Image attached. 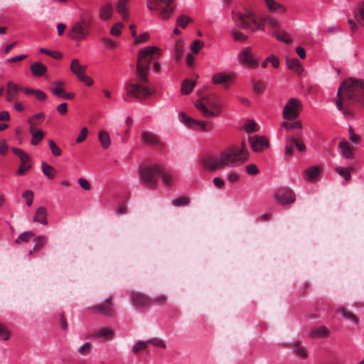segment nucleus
I'll return each instance as SVG.
<instances>
[{"instance_id": "nucleus-1", "label": "nucleus", "mask_w": 364, "mask_h": 364, "mask_svg": "<svg viewBox=\"0 0 364 364\" xmlns=\"http://www.w3.org/2000/svg\"><path fill=\"white\" fill-rule=\"evenodd\" d=\"M248 158V149L245 141H242L240 146L234 144L228 146L218 156L204 157L201 164L205 168L214 171L224 167H235L244 164Z\"/></svg>"}, {"instance_id": "nucleus-2", "label": "nucleus", "mask_w": 364, "mask_h": 364, "mask_svg": "<svg viewBox=\"0 0 364 364\" xmlns=\"http://www.w3.org/2000/svg\"><path fill=\"white\" fill-rule=\"evenodd\" d=\"M353 104L364 106V80L349 78L345 80L338 90Z\"/></svg>"}, {"instance_id": "nucleus-3", "label": "nucleus", "mask_w": 364, "mask_h": 364, "mask_svg": "<svg viewBox=\"0 0 364 364\" xmlns=\"http://www.w3.org/2000/svg\"><path fill=\"white\" fill-rule=\"evenodd\" d=\"M155 53L159 55V50L156 47H146L139 53L136 73L141 82L148 81L147 75L153 60V55Z\"/></svg>"}, {"instance_id": "nucleus-4", "label": "nucleus", "mask_w": 364, "mask_h": 364, "mask_svg": "<svg viewBox=\"0 0 364 364\" xmlns=\"http://www.w3.org/2000/svg\"><path fill=\"white\" fill-rule=\"evenodd\" d=\"M195 107L206 118H213L220 115L222 112L223 102L216 95L198 100L195 102Z\"/></svg>"}, {"instance_id": "nucleus-5", "label": "nucleus", "mask_w": 364, "mask_h": 364, "mask_svg": "<svg viewBox=\"0 0 364 364\" xmlns=\"http://www.w3.org/2000/svg\"><path fill=\"white\" fill-rule=\"evenodd\" d=\"M91 24L82 18L68 28L67 36L74 41L86 40L90 33Z\"/></svg>"}, {"instance_id": "nucleus-6", "label": "nucleus", "mask_w": 364, "mask_h": 364, "mask_svg": "<svg viewBox=\"0 0 364 364\" xmlns=\"http://www.w3.org/2000/svg\"><path fill=\"white\" fill-rule=\"evenodd\" d=\"M161 171V166L158 164H154L144 166L140 170V180L146 186L154 188L157 184Z\"/></svg>"}, {"instance_id": "nucleus-7", "label": "nucleus", "mask_w": 364, "mask_h": 364, "mask_svg": "<svg viewBox=\"0 0 364 364\" xmlns=\"http://www.w3.org/2000/svg\"><path fill=\"white\" fill-rule=\"evenodd\" d=\"M232 20L237 28L247 31L251 28L252 23H257L255 14L248 9L243 11L233 10L232 11Z\"/></svg>"}, {"instance_id": "nucleus-8", "label": "nucleus", "mask_w": 364, "mask_h": 364, "mask_svg": "<svg viewBox=\"0 0 364 364\" xmlns=\"http://www.w3.org/2000/svg\"><path fill=\"white\" fill-rule=\"evenodd\" d=\"M178 119L180 122L183 123L188 128L194 131L208 132L213 129V126L208 122L204 120L195 119L187 116L184 112H181L178 114Z\"/></svg>"}, {"instance_id": "nucleus-9", "label": "nucleus", "mask_w": 364, "mask_h": 364, "mask_svg": "<svg viewBox=\"0 0 364 364\" xmlns=\"http://www.w3.org/2000/svg\"><path fill=\"white\" fill-rule=\"evenodd\" d=\"M125 89L127 95L139 99L144 98L153 94L148 87L139 83L127 82Z\"/></svg>"}, {"instance_id": "nucleus-10", "label": "nucleus", "mask_w": 364, "mask_h": 364, "mask_svg": "<svg viewBox=\"0 0 364 364\" xmlns=\"http://www.w3.org/2000/svg\"><path fill=\"white\" fill-rule=\"evenodd\" d=\"M301 106L300 100L291 98L284 107L283 117L289 120L296 119L299 117V109Z\"/></svg>"}, {"instance_id": "nucleus-11", "label": "nucleus", "mask_w": 364, "mask_h": 364, "mask_svg": "<svg viewBox=\"0 0 364 364\" xmlns=\"http://www.w3.org/2000/svg\"><path fill=\"white\" fill-rule=\"evenodd\" d=\"M238 58L244 65L252 68H257L259 64V59L254 56L250 46L245 47L240 52Z\"/></svg>"}, {"instance_id": "nucleus-12", "label": "nucleus", "mask_w": 364, "mask_h": 364, "mask_svg": "<svg viewBox=\"0 0 364 364\" xmlns=\"http://www.w3.org/2000/svg\"><path fill=\"white\" fill-rule=\"evenodd\" d=\"M274 199L280 205L292 203L296 200V196L291 190L279 189L274 195Z\"/></svg>"}, {"instance_id": "nucleus-13", "label": "nucleus", "mask_w": 364, "mask_h": 364, "mask_svg": "<svg viewBox=\"0 0 364 364\" xmlns=\"http://www.w3.org/2000/svg\"><path fill=\"white\" fill-rule=\"evenodd\" d=\"M251 148L254 151H262L269 147V142L266 137L255 135L249 139Z\"/></svg>"}, {"instance_id": "nucleus-14", "label": "nucleus", "mask_w": 364, "mask_h": 364, "mask_svg": "<svg viewBox=\"0 0 364 364\" xmlns=\"http://www.w3.org/2000/svg\"><path fill=\"white\" fill-rule=\"evenodd\" d=\"M92 311L103 315L113 314V304L109 297L107 298L104 303L93 306Z\"/></svg>"}, {"instance_id": "nucleus-15", "label": "nucleus", "mask_w": 364, "mask_h": 364, "mask_svg": "<svg viewBox=\"0 0 364 364\" xmlns=\"http://www.w3.org/2000/svg\"><path fill=\"white\" fill-rule=\"evenodd\" d=\"M21 90V87L17 84L14 83L12 81H9L6 83V100L8 102H13L18 92Z\"/></svg>"}, {"instance_id": "nucleus-16", "label": "nucleus", "mask_w": 364, "mask_h": 364, "mask_svg": "<svg viewBox=\"0 0 364 364\" xmlns=\"http://www.w3.org/2000/svg\"><path fill=\"white\" fill-rule=\"evenodd\" d=\"M233 78V74H228L225 72H219L213 76L211 82L214 85L226 84L231 82Z\"/></svg>"}, {"instance_id": "nucleus-17", "label": "nucleus", "mask_w": 364, "mask_h": 364, "mask_svg": "<svg viewBox=\"0 0 364 364\" xmlns=\"http://www.w3.org/2000/svg\"><path fill=\"white\" fill-rule=\"evenodd\" d=\"M321 168L317 166H312L304 171L303 177L305 181L311 182L319 176Z\"/></svg>"}, {"instance_id": "nucleus-18", "label": "nucleus", "mask_w": 364, "mask_h": 364, "mask_svg": "<svg viewBox=\"0 0 364 364\" xmlns=\"http://www.w3.org/2000/svg\"><path fill=\"white\" fill-rule=\"evenodd\" d=\"M264 1L268 11L271 13L284 14L287 12L286 7L274 0H264Z\"/></svg>"}, {"instance_id": "nucleus-19", "label": "nucleus", "mask_w": 364, "mask_h": 364, "mask_svg": "<svg viewBox=\"0 0 364 364\" xmlns=\"http://www.w3.org/2000/svg\"><path fill=\"white\" fill-rule=\"evenodd\" d=\"M140 137L143 142L149 145H156L159 143V137L152 132L142 131L140 133Z\"/></svg>"}, {"instance_id": "nucleus-20", "label": "nucleus", "mask_w": 364, "mask_h": 364, "mask_svg": "<svg viewBox=\"0 0 364 364\" xmlns=\"http://www.w3.org/2000/svg\"><path fill=\"white\" fill-rule=\"evenodd\" d=\"M33 222L39 223L43 225L48 224L47 210L44 207H39L36 209Z\"/></svg>"}, {"instance_id": "nucleus-21", "label": "nucleus", "mask_w": 364, "mask_h": 364, "mask_svg": "<svg viewBox=\"0 0 364 364\" xmlns=\"http://www.w3.org/2000/svg\"><path fill=\"white\" fill-rule=\"evenodd\" d=\"M272 36L278 41L283 42L287 44H289L292 42V38L289 33L282 29H277L272 32Z\"/></svg>"}, {"instance_id": "nucleus-22", "label": "nucleus", "mask_w": 364, "mask_h": 364, "mask_svg": "<svg viewBox=\"0 0 364 364\" xmlns=\"http://www.w3.org/2000/svg\"><path fill=\"white\" fill-rule=\"evenodd\" d=\"M310 334L313 338H326L329 336L330 331L324 326H318L311 328Z\"/></svg>"}, {"instance_id": "nucleus-23", "label": "nucleus", "mask_w": 364, "mask_h": 364, "mask_svg": "<svg viewBox=\"0 0 364 364\" xmlns=\"http://www.w3.org/2000/svg\"><path fill=\"white\" fill-rule=\"evenodd\" d=\"M95 336L104 340H111L114 336V331L109 327L101 328L96 331Z\"/></svg>"}, {"instance_id": "nucleus-24", "label": "nucleus", "mask_w": 364, "mask_h": 364, "mask_svg": "<svg viewBox=\"0 0 364 364\" xmlns=\"http://www.w3.org/2000/svg\"><path fill=\"white\" fill-rule=\"evenodd\" d=\"M28 131L32 135L31 144L33 146L38 145L45 136L44 132L41 129L29 127Z\"/></svg>"}, {"instance_id": "nucleus-25", "label": "nucleus", "mask_w": 364, "mask_h": 364, "mask_svg": "<svg viewBox=\"0 0 364 364\" xmlns=\"http://www.w3.org/2000/svg\"><path fill=\"white\" fill-rule=\"evenodd\" d=\"M87 68V66L85 65H81L77 59H73L71 61L70 70L75 75H77V78L84 74Z\"/></svg>"}, {"instance_id": "nucleus-26", "label": "nucleus", "mask_w": 364, "mask_h": 364, "mask_svg": "<svg viewBox=\"0 0 364 364\" xmlns=\"http://www.w3.org/2000/svg\"><path fill=\"white\" fill-rule=\"evenodd\" d=\"M30 69L33 75L35 77H41L47 72L46 66L39 62L33 63Z\"/></svg>"}, {"instance_id": "nucleus-27", "label": "nucleus", "mask_w": 364, "mask_h": 364, "mask_svg": "<svg viewBox=\"0 0 364 364\" xmlns=\"http://www.w3.org/2000/svg\"><path fill=\"white\" fill-rule=\"evenodd\" d=\"M342 156L345 159H351L353 156L352 149L346 140H342L338 144Z\"/></svg>"}, {"instance_id": "nucleus-28", "label": "nucleus", "mask_w": 364, "mask_h": 364, "mask_svg": "<svg viewBox=\"0 0 364 364\" xmlns=\"http://www.w3.org/2000/svg\"><path fill=\"white\" fill-rule=\"evenodd\" d=\"M98 139L103 149H107L110 146L111 138L109 133L107 131L100 130L98 133Z\"/></svg>"}, {"instance_id": "nucleus-29", "label": "nucleus", "mask_w": 364, "mask_h": 364, "mask_svg": "<svg viewBox=\"0 0 364 364\" xmlns=\"http://www.w3.org/2000/svg\"><path fill=\"white\" fill-rule=\"evenodd\" d=\"M132 299L133 304L139 307H145L149 304L148 298L140 293L133 294Z\"/></svg>"}, {"instance_id": "nucleus-30", "label": "nucleus", "mask_w": 364, "mask_h": 364, "mask_svg": "<svg viewBox=\"0 0 364 364\" xmlns=\"http://www.w3.org/2000/svg\"><path fill=\"white\" fill-rule=\"evenodd\" d=\"M286 63L289 69L294 70L297 73H301L303 71L302 65L296 58H287Z\"/></svg>"}, {"instance_id": "nucleus-31", "label": "nucleus", "mask_w": 364, "mask_h": 364, "mask_svg": "<svg viewBox=\"0 0 364 364\" xmlns=\"http://www.w3.org/2000/svg\"><path fill=\"white\" fill-rule=\"evenodd\" d=\"M44 117L45 114L43 112H38L28 117L27 123L29 124V127L36 128V127L41 124Z\"/></svg>"}, {"instance_id": "nucleus-32", "label": "nucleus", "mask_w": 364, "mask_h": 364, "mask_svg": "<svg viewBox=\"0 0 364 364\" xmlns=\"http://www.w3.org/2000/svg\"><path fill=\"white\" fill-rule=\"evenodd\" d=\"M163 181V184L165 186H171L174 183V177L173 175L169 172L166 171L164 168V167L161 166V171L160 172L159 175Z\"/></svg>"}, {"instance_id": "nucleus-33", "label": "nucleus", "mask_w": 364, "mask_h": 364, "mask_svg": "<svg viewBox=\"0 0 364 364\" xmlns=\"http://www.w3.org/2000/svg\"><path fill=\"white\" fill-rule=\"evenodd\" d=\"M129 0H118L117 4V11L122 16L123 19L129 18V11L127 8V4Z\"/></svg>"}, {"instance_id": "nucleus-34", "label": "nucleus", "mask_w": 364, "mask_h": 364, "mask_svg": "<svg viewBox=\"0 0 364 364\" xmlns=\"http://www.w3.org/2000/svg\"><path fill=\"white\" fill-rule=\"evenodd\" d=\"M262 21H266L267 25L272 29L277 30L280 29V23L275 17L270 16V15H266L261 17Z\"/></svg>"}, {"instance_id": "nucleus-35", "label": "nucleus", "mask_w": 364, "mask_h": 364, "mask_svg": "<svg viewBox=\"0 0 364 364\" xmlns=\"http://www.w3.org/2000/svg\"><path fill=\"white\" fill-rule=\"evenodd\" d=\"M354 16L358 23L364 27V0L358 4L354 10Z\"/></svg>"}, {"instance_id": "nucleus-36", "label": "nucleus", "mask_w": 364, "mask_h": 364, "mask_svg": "<svg viewBox=\"0 0 364 364\" xmlns=\"http://www.w3.org/2000/svg\"><path fill=\"white\" fill-rule=\"evenodd\" d=\"M112 13L113 8L110 4L103 6L100 9V18L102 21H107L112 17Z\"/></svg>"}, {"instance_id": "nucleus-37", "label": "nucleus", "mask_w": 364, "mask_h": 364, "mask_svg": "<svg viewBox=\"0 0 364 364\" xmlns=\"http://www.w3.org/2000/svg\"><path fill=\"white\" fill-rule=\"evenodd\" d=\"M51 92L57 97L65 99V100H73L75 97V94L73 92H66L63 89L60 88L58 87L51 88Z\"/></svg>"}, {"instance_id": "nucleus-38", "label": "nucleus", "mask_w": 364, "mask_h": 364, "mask_svg": "<svg viewBox=\"0 0 364 364\" xmlns=\"http://www.w3.org/2000/svg\"><path fill=\"white\" fill-rule=\"evenodd\" d=\"M353 168L352 167H343V166H337L335 168V171L336 173L343 177L346 181H349L351 178V171Z\"/></svg>"}, {"instance_id": "nucleus-39", "label": "nucleus", "mask_w": 364, "mask_h": 364, "mask_svg": "<svg viewBox=\"0 0 364 364\" xmlns=\"http://www.w3.org/2000/svg\"><path fill=\"white\" fill-rule=\"evenodd\" d=\"M196 85L195 80H185L181 85V93L183 95L189 94Z\"/></svg>"}, {"instance_id": "nucleus-40", "label": "nucleus", "mask_w": 364, "mask_h": 364, "mask_svg": "<svg viewBox=\"0 0 364 364\" xmlns=\"http://www.w3.org/2000/svg\"><path fill=\"white\" fill-rule=\"evenodd\" d=\"M42 171L48 178L53 179L55 178V169L53 166L43 161L41 164Z\"/></svg>"}, {"instance_id": "nucleus-41", "label": "nucleus", "mask_w": 364, "mask_h": 364, "mask_svg": "<svg viewBox=\"0 0 364 364\" xmlns=\"http://www.w3.org/2000/svg\"><path fill=\"white\" fill-rule=\"evenodd\" d=\"M174 13V7L172 6H166L160 9L159 16L164 20H168Z\"/></svg>"}, {"instance_id": "nucleus-42", "label": "nucleus", "mask_w": 364, "mask_h": 364, "mask_svg": "<svg viewBox=\"0 0 364 364\" xmlns=\"http://www.w3.org/2000/svg\"><path fill=\"white\" fill-rule=\"evenodd\" d=\"M30 161H31V157L28 154V159H26V161H21V165L18 167L17 172H16L17 175L22 176L26 173V171H27L28 170H29L31 168V165L28 164Z\"/></svg>"}, {"instance_id": "nucleus-43", "label": "nucleus", "mask_w": 364, "mask_h": 364, "mask_svg": "<svg viewBox=\"0 0 364 364\" xmlns=\"http://www.w3.org/2000/svg\"><path fill=\"white\" fill-rule=\"evenodd\" d=\"M34 246L33 250H39L42 248L47 242V237L44 235H38L33 239Z\"/></svg>"}, {"instance_id": "nucleus-44", "label": "nucleus", "mask_w": 364, "mask_h": 364, "mask_svg": "<svg viewBox=\"0 0 364 364\" xmlns=\"http://www.w3.org/2000/svg\"><path fill=\"white\" fill-rule=\"evenodd\" d=\"M230 32V35H231L232 39L235 41L244 42L247 38L245 34H243L242 32L236 30L235 28H232Z\"/></svg>"}, {"instance_id": "nucleus-45", "label": "nucleus", "mask_w": 364, "mask_h": 364, "mask_svg": "<svg viewBox=\"0 0 364 364\" xmlns=\"http://www.w3.org/2000/svg\"><path fill=\"white\" fill-rule=\"evenodd\" d=\"M33 233L31 231H25L19 235L16 239L15 242L20 244L21 242H28L33 236Z\"/></svg>"}, {"instance_id": "nucleus-46", "label": "nucleus", "mask_w": 364, "mask_h": 364, "mask_svg": "<svg viewBox=\"0 0 364 364\" xmlns=\"http://www.w3.org/2000/svg\"><path fill=\"white\" fill-rule=\"evenodd\" d=\"M338 312L341 313L344 318L347 320H350L355 323V324L358 323V319L350 311L343 309V308H338L337 309Z\"/></svg>"}, {"instance_id": "nucleus-47", "label": "nucleus", "mask_w": 364, "mask_h": 364, "mask_svg": "<svg viewBox=\"0 0 364 364\" xmlns=\"http://www.w3.org/2000/svg\"><path fill=\"white\" fill-rule=\"evenodd\" d=\"M192 21L193 19L191 17L185 15H181L177 18L176 24L182 28H185L188 26V24Z\"/></svg>"}, {"instance_id": "nucleus-48", "label": "nucleus", "mask_w": 364, "mask_h": 364, "mask_svg": "<svg viewBox=\"0 0 364 364\" xmlns=\"http://www.w3.org/2000/svg\"><path fill=\"white\" fill-rule=\"evenodd\" d=\"M266 24H267L266 21H262L261 18L259 19V21H258L257 19L256 23L251 24V28H250L249 31L252 32V33L256 32L258 30H261V31H265Z\"/></svg>"}, {"instance_id": "nucleus-49", "label": "nucleus", "mask_w": 364, "mask_h": 364, "mask_svg": "<svg viewBox=\"0 0 364 364\" xmlns=\"http://www.w3.org/2000/svg\"><path fill=\"white\" fill-rule=\"evenodd\" d=\"M183 45H182V42L181 41H178L176 45H175V48H174V55H175V59L178 61L182 55H183Z\"/></svg>"}, {"instance_id": "nucleus-50", "label": "nucleus", "mask_w": 364, "mask_h": 364, "mask_svg": "<svg viewBox=\"0 0 364 364\" xmlns=\"http://www.w3.org/2000/svg\"><path fill=\"white\" fill-rule=\"evenodd\" d=\"M147 345L151 344L158 348H164L166 347L165 342L159 338H153L146 341Z\"/></svg>"}, {"instance_id": "nucleus-51", "label": "nucleus", "mask_w": 364, "mask_h": 364, "mask_svg": "<svg viewBox=\"0 0 364 364\" xmlns=\"http://www.w3.org/2000/svg\"><path fill=\"white\" fill-rule=\"evenodd\" d=\"M48 144L53 156H59L60 155H61V149L56 145L53 140H48Z\"/></svg>"}, {"instance_id": "nucleus-52", "label": "nucleus", "mask_w": 364, "mask_h": 364, "mask_svg": "<svg viewBox=\"0 0 364 364\" xmlns=\"http://www.w3.org/2000/svg\"><path fill=\"white\" fill-rule=\"evenodd\" d=\"M39 50L41 53L47 54L55 59H60L62 58V54L58 51L50 50L43 48H40Z\"/></svg>"}, {"instance_id": "nucleus-53", "label": "nucleus", "mask_w": 364, "mask_h": 364, "mask_svg": "<svg viewBox=\"0 0 364 364\" xmlns=\"http://www.w3.org/2000/svg\"><path fill=\"white\" fill-rule=\"evenodd\" d=\"M189 203V200L186 197H180L172 201V205L176 207L185 206Z\"/></svg>"}, {"instance_id": "nucleus-54", "label": "nucleus", "mask_w": 364, "mask_h": 364, "mask_svg": "<svg viewBox=\"0 0 364 364\" xmlns=\"http://www.w3.org/2000/svg\"><path fill=\"white\" fill-rule=\"evenodd\" d=\"M294 142L292 141V138H287V144L285 146V154L287 156H291L294 151Z\"/></svg>"}, {"instance_id": "nucleus-55", "label": "nucleus", "mask_w": 364, "mask_h": 364, "mask_svg": "<svg viewBox=\"0 0 364 364\" xmlns=\"http://www.w3.org/2000/svg\"><path fill=\"white\" fill-rule=\"evenodd\" d=\"M256 123L253 120H249L244 126L245 132L250 134L256 131Z\"/></svg>"}, {"instance_id": "nucleus-56", "label": "nucleus", "mask_w": 364, "mask_h": 364, "mask_svg": "<svg viewBox=\"0 0 364 364\" xmlns=\"http://www.w3.org/2000/svg\"><path fill=\"white\" fill-rule=\"evenodd\" d=\"M282 126L284 127L287 130H290L292 129H301L302 127V124L300 122H294V123L291 124L283 122L282 123Z\"/></svg>"}, {"instance_id": "nucleus-57", "label": "nucleus", "mask_w": 364, "mask_h": 364, "mask_svg": "<svg viewBox=\"0 0 364 364\" xmlns=\"http://www.w3.org/2000/svg\"><path fill=\"white\" fill-rule=\"evenodd\" d=\"M124 27V24L121 22H119L112 27L110 30V33L113 36H118L121 34V28Z\"/></svg>"}, {"instance_id": "nucleus-58", "label": "nucleus", "mask_w": 364, "mask_h": 364, "mask_svg": "<svg viewBox=\"0 0 364 364\" xmlns=\"http://www.w3.org/2000/svg\"><path fill=\"white\" fill-rule=\"evenodd\" d=\"M22 197L26 200V205L31 206L33 200V192L32 191H26L23 193Z\"/></svg>"}, {"instance_id": "nucleus-59", "label": "nucleus", "mask_w": 364, "mask_h": 364, "mask_svg": "<svg viewBox=\"0 0 364 364\" xmlns=\"http://www.w3.org/2000/svg\"><path fill=\"white\" fill-rule=\"evenodd\" d=\"M10 333L6 327L0 323V340L7 341L9 339Z\"/></svg>"}, {"instance_id": "nucleus-60", "label": "nucleus", "mask_w": 364, "mask_h": 364, "mask_svg": "<svg viewBox=\"0 0 364 364\" xmlns=\"http://www.w3.org/2000/svg\"><path fill=\"white\" fill-rule=\"evenodd\" d=\"M147 343L146 341H139L132 348V351L134 353L139 352L141 350H144L146 348Z\"/></svg>"}, {"instance_id": "nucleus-61", "label": "nucleus", "mask_w": 364, "mask_h": 364, "mask_svg": "<svg viewBox=\"0 0 364 364\" xmlns=\"http://www.w3.org/2000/svg\"><path fill=\"white\" fill-rule=\"evenodd\" d=\"M294 352L297 356H299L303 359L307 358V356H308L307 351H306V348L303 346H298V347L295 348L294 349Z\"/></svg>"}, {"instance_id": "nucleus-62", "label": "nucleus", "mask_w": 364, "mask_h": 364, "mask_svg": "<svg viewBox=\"0 0 364 364\" xmlns=\"http://www.w3.org/2000/svg\"><path fill=\"white\" fill-rule=\"evenodd\" d=\"M203 46V43L199 40H195L191 44V51L194 55H197L200 48Z\"/></svg>"}, {"instance_id": "nucleus-63", "label": "nucleus", "mask_w": 364, "mask_h": 364, "mask_svg": "<svg viewBox=\"0 0 364 364\" xmlns=\"http://www.w3.org/2000/svg\"><path fill=\"white\" fill-rule=\"evenodd\" d=\"M292 141H293L296 148L299 151H306V145L304 144V143L302 141H301L300 139H299L298 138H296V137H293Z\"/></svg>"}, {"instance_id": "nucleus-64", "label": "nucleus", "mask_w": 364, "mask_h": 364, "mask_svg": "<svg viewBox=\"0 0 364 364\" xmlns=\"http://www.w3.org/2000/svg\"><path fill=\"white\" fill-rule=\"evenodd\" d=\"M12 151L19 157L21 161H26L28 159V154L24 152L22 149L14 147L12 148Z\"/></svg>"}]
</instances>
